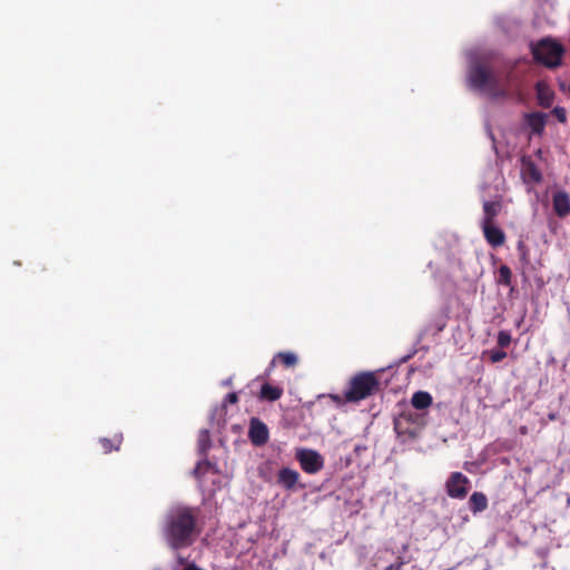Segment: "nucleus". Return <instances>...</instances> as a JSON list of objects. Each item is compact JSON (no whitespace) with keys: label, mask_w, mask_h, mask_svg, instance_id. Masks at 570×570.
Segmentation results:
<instances>
[{"label":"nucleus","mask_w":570,"mask_h":570,"mask_svg":"<svg viewBox=\"0 0 570 570\" xmlns=\"http://www.w3.org/2000/svg\"><path fill=\"white\" fill-rule=\"evenodd\" d=\"M468 85L479 91H485L492 99L507 98L508 88L501 86L499 77L487 65L474 63L468 72Z\"/></svg>","instance_id":"2"},{"label":"nucleus","mask_w":570,"mask_h":570,"mask_svg":"<svg viewBox=\"0 0 570 570\" xmlns=\"http://www.w3.org/2000/svg\"><path fill=\"white\" fill-rule=\"evenodd\" d=\"M402 564H403V562L392 563L385 570H399Z\"/></svg>","instance_id":"29"},{"label":"nucleus","mask_w":570,"mask_h":570,"mask_svg":"<svg viewBox=\"0 0 570 570\" xmlns=\"http://www.w3.org/2000/svg\"><path fill=\"white\" fill-rule=\"evenodd\" d=\"M564 51L561 43L550 38L541 39L531 47L533 59L549 69L561 65Z\"/></svg>","instance_id":"4"},{"label":"nucleus","mask_w":570,"mask_h":570,"mask_svg":"<svg viewBox=\"0 0 570 570\" xmlns=\"http://www.w3.org/2000/svg\"><path fill=\"white\" fill-rule=\"evenodd\" d=\"M525 122L530 127L532 134L541 135L546 127L547 115L534 111L525 115Z\"/></svg>","instance_id":"13"},{"label":"nucleus","mask_w":570,"mask_h":570,"mask_svg":"<svg viewBox=\"0 0 570 570\" xmlns=\"http://www.w3.org/2000/svg\"><path fill=\"white\" fill-rule=\"evenodd\" d=\"M483 236L487 243L497 248L501 247L505 243V234L495 224L481 225Z\"/></svg>","instance_id":"9"},{"label":"nucleus","mask_w":570,"mask_h":570,"mask_svg":"<svg viewBox=\"0 0 570 570\" xmlns=\"http://www.w3.org/2000/svg\"><path fill=\"white\" fill-rule=\"evenodd\" d=\"M489 354V358L492 363H499L501 362L503 358L507 357V353L503 351V348L501 350H491L488 352Z\"/></svg>","instance_id":"24"},{"label":"nucleus","mask_w":570,"mask_h":570,"mask_svg":"<svg viewBox=\"0 0 570 570\" xmlns=\"http://www.w3.org/2000/svg\"><path fill=\"white\" fill-rule=\"evenodd\" d=\"M517 248H518L519 254L523 253V252H525L528 249V247H527V245L524 244L523 240H519L518 242Z\"/></svg>","instance_id":"27"},{"label":"nucleus","mask_w":570,"mask_h":570,"mask_svg":"<svg viewBox=\"0 0 570 570\" xmlns=\"http://www.w3.org/2000/svg\"><path fill=\"white\" fill-rule=\"evenodd\" d=\"M470 480L461 472H453L450 474L445 483V490L452 499H464L469 492Z\"/></svg>","instance_id":"6"},{"label":"nucleus","mask_w":570,"mask_h":570,"mask_svg":"<svg viewBox=\"0 0 570 570\" xmlns=\"http://www.w3.org/2000/svg\"><path fill=\"white\" fill-rule=\"evenodd\" d=\"M248 438L254 445H264L269 438L267 425L257 417L250 419Z\"/></svg>","instance_id":"7"},{"label":"nucleus","mask_w":570,"mask_h":570,"mask_svg":"<svg viewBox=\"0 0 570 570\" xmlns=\"http://www.w3.org/2000/svg\"><path fill=\"white\" fill-rule=\"evenodd\" d=\"M521 177L528 185L539 184L542 180V174L530 157L521 159Z\"/></svg>","instance_id":"8"},{"label":"nucleus","mask_w":570,"mask_h":570,"mask_svg":"<svg viewBox=\"0 0 570 570\" xmlns=\"http://www.w3.org/2000/svg\"><path fill=\"white\" fill-rule=\"evenodd\" d=\"M199 509L177 504L164 514L160 533L170 550L179 551L194 544L200 533Z\"/></svg>","instance_id":"1"},{"label":"nucleus","mask_w":570,"mask_h":570,"mask_svg":"<svg viewBox=\"0 0 570 570\" xmlns=\"http://www.w3.org/2000/svg\"><path fill=\"white\" fill-rule=\"evenodd\" d=\"M382 390L376 372L363 371L353 375L344 392V399L348 403H358L368 399Z\"/></svg>","instance_id":"3"},{"label":"nucleus","mask_w":570,"mask_h":570,"mask_svg":"<svg viewBox=\"0 0 570 570\" xmlns=\"http://www.w3.org/2000/svg\"><path fill=\"white\" fill-rule=\"evenodd\" d=\"M275 358L286 367H293L297 364V356L292 352H281L275 356Z\"/></svg>","instance_id":"20"},{"label":"nucleus","mask_w":570,"mask_h":570,"mask_svg":"<svg viewBox=\"0 0 570 570\" xmlns=\"http://www.w3.org/2000/svg\"><path fill=\"white\" fill-rule=\"evenodd\" d=\"M177 559H178V563H179V564H184V563L186 562L185 558H183V557H180V556H178V558H177Z\"/></svg>","instance_id":"31"},{"label":"nucleus","mask_w":570,"mask_h":570,"mask_svg":"<svg viewBox=\"0 0 570 570\" xmlns=\"http://www.w3.org/2000/svg\"><path fill=\"white\" fill-rule=\"evenodd\" d=\"M551 114L558 119L559 122L566 124L567 122V112L563 107H554L551 111Z\"/></svg>","instance_id":"25"},{"label":"nucleus","mask_w":570,"mask_h":570,"mask_svg":"<svg viewBox=\"0 0 570 570\" xmlns=\"http://www.w3.org/2000/svg\"><path fill=\"white\" fill-rule=\"evenodd\" d=\"M225 402L227 403H230V404H235L238 402V395L236 392H230L226 395L225 397Z\"/></svg>","instance_id":"26"},{"label":"nucleus","mask_w":570,"mask_h":570,"mask_svg":"<svg viewBox=\"0 0 570 570\" xmlns=\"http://www.w3.org/2000/svg\"><path fill=\"white\" fill-rule=\"evenodd\" d=\"M183 570H204V569L197 567L195 563H190V564L186 566Z\"/></svg>","instance_id":"30"},{"label":"nucleus","mask_w":570,"mask_h":570,"mask_svg":"<svg viewBox=\"0 0 570 570\" xmlns=\"http://www.w3.org/2000/svg\"><path fill=\"white\" fill-rule=\"evenodd\" d=\"M198 446L203 454H206L208 449L210 448V440L208 431H203L198 439Z\"/></svg>","instance_id":"21"},{"label":"nucleus","mask_w":570,"mask_h":570,"mask_svg":"<svg viewBox=\"0 0 570 570\" xmlns=\"http://www.w3.org/2000/svg\"><path fill=\"white\" fill-rule=\"evenodd\" d=\"M433 399L429 392L417 391L412 395L411 404L416 410H425L432 405Z\"/></svg>","instance_id":"16"},{"label":"nucleus","mask_w":570,"mask_h":570,"mask_svg":"<svg viewBox=\"0 0 570 570\" xmlns=\"http://www.w3.org/2000/svg\"><path fill=\"white\" fill-rule=\"evenodd\" d=\"M469 508L473 513L482 512L488 508V498L482 492H473L469 499Z\"/></svg>","instance_id":"17"},{"label":"nucleus","mask_w":570,"mask_h":570,"mask_svg":"<svg viewBox=\"0 0 570 570\" xmlns=\"http://www.w3.org/2000/svg\"><path fill=\"white\" fill-rule=\"evenodd\" d=\"M500 348H505L511 343V335L508 331H500L497 338Z\"/></svg>","instance_id":"22"},{"label":"nucleus","mask_w":570,"mask_h":570,"mask_svg":"<svg viewBox=\"0 0 570 570\" xmlns=\"http://www.w3.org/2000/svg\"><path fill=\"white\" fill-rule=\"evenodd\" d=\"M299 479L297 471L289 468H283L277 475V482L286 490H292Z\"/></svg>","instance_id":"14"},{"label":"nucleus","mask_w":570,"mask_h":570,"mask_svg":"<svg viewBox=\"0 0 570 570\" xmlns=\"http://www.w3.org/2000/svg\"><path fill=\"white\" fill-rule=\"evenodd\" d=\"M520 259L524 263V264H528L529 263V250L527 249L525 252L523 253H520Z\"/></svg>","instance_id":"28"},{"label":"nucleus","mask_w":570,"mask_h":570,"mask_svg":"<svg viewBox=\"0 0 570 570\" xmlns=\"http://www.w3.org/2000/svg\"><path fill=\"white\" fill-rule=\"evenodd\" d=\"M552 207L556 215L564 218L570 214V196L564 190H558L552 196Z\"/></svg>","instance_id":"10"},{"label":"nucleus","mask_w":570,"mask_h":570,"mask_svg":"<svg viewBox=\"0 0 570 570\" xmlns=\"http://www.w3.org/2000/svg\"><path fill=\"white\" fill-rule=\"evenodd\" d=\"M210 468H213L212 463L208 460H204L196 465V468L193 471V474L195 478L200 480L205 470H208Z\"/></svg>","instance_id":"23"},{"label":"nucleus","mask_w":570,"mask_h":570,"mask_svg":"<svg viewBox=\"0 0 570 570\" xmlns=\"http://www.w3.org/2000/svg\"><path fill=\"white\" fill-rule=\"evenodd\" d=\"M283 395V389L279 386H274L268 383H264L261 387L259 399L263 401L274 402L281 399Z\"/></svg>","instance_id":"15"},{"label":"nucleus","mask_w":570,"mask_h":570,"mask_svg":"<svg viewBox=\"0 0 570 570\" xmlns=\"http://www.w3.org/2000/svg\"><path fill=\"white\" fill-rule=\"evenodd\" d=\"M538 104L542 108H550L554 100V92L544 81H538L534 86Z\"/></svg>","instance_id":"12"},{"label":"nucleus","mask_w":570,"mask_h":570,"mask_svg":"<svg viewBox=\"0 0 570 570\" xmlns=\"http://www.w3.org/2000/svg\"><path fill=\"white\" fill-rule=\"evenodd\" d=\"M497 283L499 285L512 287V272L508 265H501L498 269Z\"/></svg>","instance_id":"19"},{"label":"nucleus","mask_w":570,"mask_h":570,"mask_svg":"<svg viewBox=\"0 0 570 570\" xmlns=\"http://www.w3.org/2000/svg\"><path fill=\"white\" fill-rule=\"evenodd\" d=\"M502 207L501 200H484L481 225L495 224V218L501 213Z\"/></svg>","instance_id":"11"},{"label":"nucleus","mask_w":570,"mask_h":570,"mask_svg":"<svg viewBox=\"0 0 570 570\" xmlns=\"http://www.w3.org/2000/svg\"><path fill=\"white\" fill-rule=\"evenodd\" d=\"M296 460L299 462L301 468L308 474H315L320 472L324 466L323 456L309 449H301L296 452Z\"/></svg>","instance_id":"5"},{"label":"nucleus","mask_w":570,"mask_h":570,"mask_svg":"<svg viewBox=\"0 0 570 570\" xmlns=\"http://www.w3.org/2000/svg\"><path fill=\"white\" fill-rule=\"evenodd\" d=\"M122 442V436L115 435L112 439L102 438L99 440L104 453H110L111 451H118Z\"/></svg>","instance_id":"18"}]
</instances>
